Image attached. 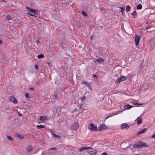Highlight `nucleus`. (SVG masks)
Masks as SVG:
<instances>
[{"label": "nucleus", "mask_w": 155, "mask_h": 155, "mask_svg": "<svg viewBox=\"0 0 155 155\" xmlns=\"http://www.w3.org/2000/svg\"><path fill=\"white\" fill-rule=\"evenodd\" d=\"M142 5L141 4H138L137 6V9H141L142 8Z\"/></svg>", "instance_id": "obj_20"}, {"label": "nucleus", "mask_w": 155, "mask_h": 155, "mask_svg": "<svg viewBox=\"0 0 155 155\" xmlns=\"http://www.w3.org/2000/svg\"><path fill=\"white\" fill-rule=\"evenodd\" d=\"M104 59L102 58H98L97 59H95V60L94 61L95 62H103L104 61Z\"/></svg>", "instance_id": "obj_12"}, {"label": "nucleus", "mask_w": 155, "mask_h": 155, "mask_svg": "<svg viewBox=\"0 0 155 155\" xmlns=\"http://www.w3.org/2000/svg\"><path fill=\"white\" fill-rule=\"evenodd\" d=\"M93 37V36H91V40H92V39Z\"/></svg>", "instance_id": "obj_44"}, {"label": "nucleus", "mask_w": 155, "mask_h": 155, "mask_svg": "<svg viewBox=\"0 0 155 155\" xmlns=\"http://www.w3.org/2000/svg\"><path fill=\"white\" fill-rule=\"evenodd\" d=\"M10 101L12 102L13 103L16 104L17 103V101L15 97L13 96L10 97L9 98Z\"/></svg>", "instance_id": "obj_9"}, {"label": "nucleus", "mask_w": 155, "mask_h": 155, "mask_svg": "<svg viewBox=\"0 0 155 155\" xmlns=\"http://www.w3.org/2000/svg\"><path fill=\"white\" fill-rule=\"evenodd\" d=\"M52 135H53V136L55 138H58V139H60L61 138V137L55 134L54 132H51Z\"/></svg>", "instance_id": "obj_15"}, {"label": "nucleus", "mask_w": 155, "mask_h": 155, "mask_svg": "<svg viewBox=\"0 0 155 155\" xmlns=\"http://www.w3.org/2000/svg\"><path fill=\"white\" fill-rule=\"evenodd\" d=\"M2 41L0 39V44H2Z\"/></svg>", "instance_id": "obj_41"}, {"label": "nucleus", "mask_w": 155, "mask_h": 155, "mask_svg": "<svg viewBox=\"0 0 155 155\" xmlns=\"http://www.w3.org/2000/svg\"><path fill=\"white\" fill-rule=\"evenodd\" d=\"M140 39V36L136 35L135 36V44L136 46L138 45Z\"/></svg>", "instance_id": "obj_5"}, {"label": "nucleus", "mask_w": 155, "mask_h": 155, "mask_svg": "<svg viewBox=\"0 0 155 155\" xmlns=\"http://www.w3.org/2000/svg\"><path fill=\"white\" fill-rule=\"evenodd\" d=\"M80 108H81L82 107V106L80 105Z\"/></svg>", "instance_id": "obj_45"}, {"label": "nucleus", "mask_w": 155, "mask_h": 155, "mask_svg": "<svg viewBox=\"0 0 155 155\" xmlns=\"http://www.w3.org/2000/svg\"><path fill=\"white\" fill-rule=\"evenodd\" d=\"M120 8L121 9V10L120 11V12H121L123 13V11L124 9V7H120Z\"/></svg>", "instance_id": "obj_30"}, {"label": "nucleus", "mask_w": 155, "mask_h": 155, "mask_svg": "<svg viewBox=\"0 0 155 155\" xmlns=\"http://www.w3.org/2000/svg\"><path fill=\"white\" fill-rule=\"evenodd\" d=\"M47 64H48V65H50V63H49V62H48V63H47Z\"/></svg>", "instance_id": "obj_43"}, {"label": "nucleus", "mask_w": 155, "mask_h": 155, "mask_svg": "<svg viewBox=\"0 0 155 155\" xmlns=\"http://www.w3.org/2000/svg\"><path fill=\"white\" fill-rule=\"evenodd\" d=\"M93 149V148L90 147H83L79 149V150L80 152L82 151L86 150H91Z\"/></svg>", "instance_id": "obj_6"}, {"label": "nucleus", "mask_w": 155, "mask_h": 155, "mask_svg": "<svg viewBox=\"0 0 155 155\" xmlns=\"http://www.w3.org/2000/svg\"><path fill=\"white\" fill-rule=\"evenodd\" d=\"M93 76L94 77H97V76L95 74H94L93 75Z\"/></svg>", "instance_id": "obj_38"}, {"label": "nucleus", "mask_w": 155, "mask_h": 155, "mask_svg": "<svg viewBox=\"0 0 155 155\" xmlns=\"http://www.w3.org/2000/svg\"><path fill=\"white\" fill-rule=\"evenodd\" d=\"M44 57V55L43 54H41L40 55H38L37 57L38 58H43Z\"/></svg>", "instance_id": "obj_26"}, {"label": "nucleus", "mask_w": 155, "mask_h": 155, "mask_svg": "<svg viewBox=\"0 0 155 155\" xmlns=\"http://www.w3.org/2000/svg\"><path fill=\"white\" fill-rule=\"evenodd\" d=\"M46 117L44 116H42L40 117L39 120L42 121H45L46 120Z\"/></svg>", "instance_id": "obj_16"}, {"label": "nucleus", "mask_w": 155, "mask_h": 155, "mask_svg": "<svg viewBox=\"0 0 155 155\" xmlns=\"http://www.w3.org/2000/svg\"><path fill=\"white\" fill-rule=\"evenodd\" d=\"M98 130L101 131L103 129H105L107 128V127L104 124H103L102 125L98 127Z\"/></svg>", "instance_id": "obj_11"}, {"label": "nucleus", "mask_w": 155, "mask_h": 155, "mask_svg": "<svg viewBox=\"0 0 155 155\" xmlns=\"http://www.w3.org/2000/svg\"><path fill=\"white\" fill-rule=\"evenodd\" d=\"M40 42H39V40H37L36 41V43H37V44L38 45H39V44H38V43H39Z\"/></svg>", "instance_id": "obj_35"}, {"label": "nucleus", "mask_w": 155, "mask_h": 155, "mask_svg": "<svg viewBox=\"0 0 155 155\" xmlns=\"http://www.w3.org/2000/svg\"><path fill=\"white\" fill-rule=\"evenodd\" d=\"M80 99L81 101H83L85 100L86 99V98L85 96H84L81 97L80 98Z\"/></svg>", "instance_id": "obj_28"}, {"label": "nucleus", "mask_w": 155, "mask_h": 155, "mask_svg": "<svg viewBox=\"0 0 155 155\" xmlns=\"http://www.w3.org/2000/svg\"><path fill=\"white\" fill-rule=\"evenodd\" d=\"M118 114V113H117L116 114H114V115H117V114Z\"/></svg>", "instance_id": "obj_47"}, {"label": "nucleus", "mask_w": 155, "mask_h": 155, "mask_svg": "<svg viewBox=\"0 0 155 155\" xmlns=\"http://www.w3.org/2000/svg\"><path fill=\"white\" fill-rule=\"evenodd\" d=\"M135 121L137 122V124L139 125L142 123V120L141 118L140 117H138L136 120Z\"/></svg>", "instance_id": "obj_10"}, {"label": "nucleus", "mask_w": 155, "mask_h": 155, "mask_svg": "<svg viewBox=\"0 0 155 155\" xmlns=\"http://www.w3.org/2000/svg\"><path fill=\"white\" fill-rule=\"evenodd\" d=\"M17 136L20 139H21L22 138H23V137L22 135L19 134H17Z\"/></svg>", "instance_id": "obj_25"}, {"label": "nucleus", "mask_w": 155, "mask_h": 155, "mask_svg": "<svg viewBox=\"0 0 155 155\" xmlns=\"http://www.w3.org/2000/svg\"><path fill=\"white\" fill-rule=\"evenodd\" d=\"M137 12L135 11H134L132 13V15L134 16V18L136 17Z\"/></svg>", "instance_id": "obj_23"}, {"label": "nucleus", "mask_w": 155, "mask_h": 155, "mask_svg": "<svg viewBox=\"0 0 155 155\" xmlns=\"http://www.w3.org/2000/svg\"><path fill=\"white\" fill-rule=\"evenodd\" d=\"M57 150V148H50L49 150Z\"/></svg>", "instance_id": "obj_32"}, {"label": "nucleus", "mask_w": 155, "mask_h": 155, "mask_svg": "<svg viewBox=\"0 0 155 155\" xmlns=\"http://www.w3.org/2000/svg\"><path fill=\"white\" fill-rule=\"evenodd\" d=\"M7 138L9 140H13V139L9 136H7Z\"/></svg>", "instance_id": "obj_27"}, {"label": "nucleus", "mask_w": 155, "mask_h": 155, "mask_svg": "<svg viewBox=\"0 0 155 155\" xmlns=\"http://www.w3.org/2000/svg\"><path fill=\"white\" fill-rule=\"evenodd\" d=\"M120 127L121 129H127L129 128V126L127 123H124L121 125Z\"/></svg>", "instance_id": "obj_7"}, {"label": "nucleus", "mask_w": 155, "mask_h": 155, "mask_svg": "<svg viewBox=\"0 0 155 155\" xmlns=\"http://www.w3.org/2000/svg\"><path fill=\"white\" fill-rule=\"evenodd\" d=\"M57 22H60L59 21V20H57Z\"/></svg>", "instance_id": "obj_46"}, {"label": "nucleus", "mask_w": 155, "mask_h": 155, "mask_svg": "<svg viewBox=\"0 0 155 155\" xmlns=\"http://www.w3.org/2000/svg\"><path fill=\"white\" fill-rule=\"evenodd\" d=\"M111 116H109L107 117H106V120L108 118H109Z\"/></svg>", "instance_id": "obj_39"}, {"label": "nucleus", "mask_w": 155, "mask_h": 155, "mask_svg": "<svg viewBox=\"0 0 155 155\" xmlns=\"http://www.w3.org/2000/svg\"><path fill=\"white\" fill-rule=\"evenodd\" d=\"M148 129L147 128H145L142 130H140L137 133V135H139L140 134L142 133H144V132L146 131Z\"/></svg>", "instance_id": "obj_13"}, {"label": "nucleus", "mask_w": 155, "mask_h": 155, "mask_svg": "<svg viewBox=\"0 0 155 155\" xmlns=\"http://www.w3.org/2000/svg\"><path fill=\"white\" fill-rule=\"evenodd\" d=\"M78 127V124L77 122H75L71 127V129L73 130L77 129Z\"/></svg>", "instance_id": "obj_8"}, {"label": "nucleus", "mask_w": 155, "mask_h": 155, "mask_svg": "<svg viewBox=\"0 0 155 155\" xmlns=\"http://www.w3.org/2000/svg\"><path fill=\"white\" fill-rule=\"evenodd\" d=\"M88 128L90 130L92 131L96 130H97V126H95L93 124H90L88 126Z\"/></svg>", "instance_id": "obj_3"}, {"label": "nucleus", "mask_w": 155, "mask_h": 155, "mask_svg": "<svg viewBox=\"0 0 155 155\" xmlns=\"http://www.w3.org/2000/svg\"><path fill=\"white\" fill-rule=\"evenodd\" d=\"M35 68L36 69H38V66L37 65H35Z\"/></svg>", "instance_id": "obj_36"}, {"label": "nucleus", "mask_w": 155, "mask_h": 155, "mask_svg": "<svg viewBox=\"0 0 155 155\" xmlns=\"http://www.w3.org/2000/svg\"><path fill=\"white\" fill-rule=\"evenodd\" d=\"M97 150H92L90 152V153L91 155H94L97 153Z\"/></svg>", "instance_id": "obj_17"}, {"label": "nucleus", "mask_w": 155, "mask_h": 155, "mask_svg": "<svg viewBox=\"0 0 155 155\" xmlns=\"http://www.w3.org/2000/svg\"><path fill=\"white\" fill-rule=\"evenodd\" d=\"M137 104V103H135L134 104Z\"/></svg>", "instance_id": "obj_48"}, {"label": "nucleus", "mask_w": 155, "mask_h": 155, "mask_svg": "<svg viewBox=\"0 0 155 155\" xmlns=\"http://www.w3.org/2000/svg\"><path fill=\"white\" fill-rule=\"evenodd\" d=\"M82 13L85 16H87V14H86V12L82 10Z\"/></svg>", "instance_id": "obj_29"}, {"label": "nucleus", "mask_w": 155, "mask_h": 155, "mask_svg": "<svg viewBox=\"0 0 155 155\" xmlns=\"http://www.w3.org/2000/svg\"><path fill=\"white\" fill-rule=\"evenodd\" d=\"M25 96L27 98H30V96L29 95L28 93H26L25 94Z\"/></svg>", "instance_id": "obj_31"}, {"label": "nucleus", "mask_w": 155, "mask_h": 155, "mask_svg": "<svg viewBox=\"0 0 155 155\" xmlns=\"http://www.w3.org/2000/svg\"><path fill=\"white\" fill-rule=\"evenodd\" d=\"M2 1L6 2V1L5 0H2Z\"/></svg>", "instance_id": "obj_42"}, {"label": "nucleus", "mask_w": 155, "mask_h": 155, "mask_svg": "<svg viewBox=\"0 0 155 155\" xmlns=\"http://www.w3.org/2000/svg\"><path fill=\"white\" fill-rule=\"evenodd\" d=\"M133 107V106H131L129 104H127L124 106V108L125 110L129 109L130 108L132 107Z\"/></svg>", "instance_id": "obj_14"}, {"label": "nucleus", "mask_w": 155, "mask_h": 155, "mask_svg": "<svg viewBox=\"0 0 155 155\" xmlns=\"http://www.w3.org/2000/svg\"><path fill=\"white\" fill-rule=\"evenodd\" d=\"M127 77L121 75L120 77H118L117 82L120 83L122 81L127 80Z\"/></svg>", "instance_id": "obj_4"}, {"label": "nucleus", "mask_w": 155, "mask_h": 155, "mask_svg": "<svg viewBox=\"0 0 155 155\" xmlns=\"http://www.w3.org/2000/svg\"><path fill=\"white\" fill-rule=\"evenodd\" d=\"M6 19L7 20H11L12 19L11 16L9 15H7L6 16Z\"/></svg>", "instance_id": "obj_24"}, {"label": "nucleus", "mask_w": 155, "mask_h": 155, "mask_svg": "<svg viewBox=\"0 0 155 155\" xmlns=\"http://www.w3.org/2000/svg\"><path fill=\"white\" fill-rule=\"evenodd\" d=\"M29 89L30 90H31L32 91H33L34 90V88H33V87H31V88H29Z\"/></svg>", "instance_id": "obj_37"}, {"label": "nucleus", "mask_w": 155, "mask_h": 155, "mask_svg": "<svg viewBox=\"0 0 155 155\" xmlns=\"http://www.w3.org/2000/svg\"><path fill=\"white\" fill-rule=\"evenodd\" d=\"M143 146L147 147L148 146L146 143L141 141H139L136 144L133 145V147L134 148H141Z\"/></svg>", "instance_id": "obj_1"}, {"label": "nucleus", "mask_w": 155, "mask_h": 155, "mask_svg": "<svg viewBox=\"0 0 155 155\" xmlns=\"http://www.w3.org/2000/svg\"><path fill=\"white\" fill-rule=\"evenodd\" d=\"M152 28V26H147V27H146L145 28V29L146 30H148L149 29L150 31H152L153 30L152 29H151Z\"/></svg>", "instance_id": "obj_19"}, {"label": "nucleus", "mask_w": 155, "mask_h": 155, "mask_svg": "<svg viewBox=\"0 0 155 155\" xmlns=\"http://www.w3.org/2000/svg\"><path fill=\"white\" fill-rule=\"evenodd\" d=\"M83 83L85 84H87L86 82L84 81H83Z\"/></svg>", "instance_id": "obj_40"}, {"label": "nucleus", "mask_w": 155, "mask_h": 155, "mask_svg": "<svg viewBox=\"0 0 155 155\" xmlns=\"http://www.w3.org/2000/svg\"><path fill=\"white\" fill-rule=\"evenodd\" d=\"M26 8L31 13H28V14L32 16H36L38 15V11L36 10L30 8L28 7H26Z\"/></svg>", "instance_id": "obj_2"}, {"label": "nucleus", "mask_w": 155, "mask_h": 155, "mask_svg": "<svg viewBox=\"0 0 155 155\" xmlns=\"http://www.w3.org/2000/svg\"><path fill=\"white\" fill-rule=\"evenodd\" d=\"M151 137L152 138L155 139V133Z\"/></svg>", "instance_id": "obj_33"}, {"label": "nucleus", "mask_w": 155, "mask_h": 155, "mask_svg": "<svg viewBox=\"0 0 155 155\" xmlns=\"http://www.w3.org/2000/svg\"><path fill=\"white\" fill-rule=\"evenodd\" d=\"M131 8L130 6L129 5H127L126 8V9L127 11H128L130 10Z\"/></svg>", "instance_id": "obj_22"}, {"label": "nucleus", "mask_w": 155, "mask_h": 155, "mask_svg": "<svg viewBox=\"0 0 155 155\" xmlns=\"http://www.w3.org/2000/svg\"><path fill=\"white\" fill-rule=\"evenodd\" d=\"M32 150V148L31 146H29L27 147V151L28 152H30Z\"/></svg>", "instance_id": "obj_21"}, {"label": "nucleus", "mask_w": 155, "mask_h": 155, "mask_svg": "<svg viewBox=\"0 0 155 155\" xmlns=\"http://www.w3.org/2000/svg\"><path fill=\"white\" fill-rule=\"evenodd\" d=\"M101 155H107V154L106 152H104L102 153Z\"/></svg>", "instance_id": "obj_34"}, {"label": "nucleus", "mask_w": 155, "mask_h": 155, "mask_svg": "<svg viewBox=\"0 0 155 155\" xmlns=\"http://www.w3.org/2000/svg\"><path fill=\"white\" fill-rule=\"evenodd\" d=\"M45 127V126L42 125H37V128L38 129L44 128Z\"/></svg>", "instance_id": "obj_18"}]
</instances>
